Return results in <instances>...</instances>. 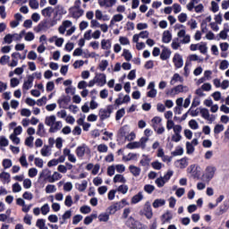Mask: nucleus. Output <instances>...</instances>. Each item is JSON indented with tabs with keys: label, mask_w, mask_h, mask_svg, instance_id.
I'll return each instance as SVG.
<instances>
[{
	"label": "nucleus",
	"mask_w": 229,
	"mask_h": 229,
	"mask_svg": "<svg viewBox=\"0 0 229 229\" xmlns=\"http://www.w3.org/2000/svg\"><path fill=\"white\" fill-rule=\"evenodd\" d=\"M228 208H229V199L225 200L223 202V205L219 207V211L216 213L217 216H223V214L228 211Z\"/></svg>",
	"instance_id": "nucleus-14"
},
{
	"label": "nucleus",
	"mask_w": 229,
	"mask_h": 229,
	"mask_svg": "<svg viewBox=\"0 0 229 229\" xmlns=\"http://www.w3.org/2000/svg\"><path fill=\"white\" fill-rule=\"evenodd\" d=\"M55 24L56 22L55 21H44L38 24V28L40 31H42L44 30H49V28H53V26H55Z\"/></svg>",
	"instance_id": "nucleus-9"
},
{
	"label": "nucleus",
	"mask_w": 229,
	"mask_h": 229,
	"mask_svg": "<svg viewBox=\"0 0 229 229\" xmlns=\"http://www.w3.org/2000/svg\"><path fill=\"white\" fill-rule=\"evenodd\" d=\"M122 206L121 203H115L112 206H110L107 209L106 212L110 215L114 214L117 210H121Z\"/></svg>",
	"instance_id": "nucleus-17"
},
{
	"label": "nucleus",
	"mask_w": 229,
	"mask_h": 229,
	"mask_svg": "<svg viewBox=\"0 0 229 229\" xmlns=\"http://www.w3.org/2000/svg\"><path fill=\"white\" fill-rule=\"evenodd\" d=\"M116 3L117 0H98L99 6H105V8H112Z\"/></svg>",
	"instance_id": "nucleus-12"
},
{
	"label": "nucleus",
	"mask_w": 229,
	"mask_h": 229,
	"mask_svg": "<svg viewBox=\"0 0 229 229\" xmlns=\"http://www.w3.org/2000/svg\"><path fill=\"white\" fill-rule=\"evenodd\" d=\"M63 153L64 157H68L69 162H72V164H76V156L71 153V149L64 148Z\"/></svg>",
	"instance_id": "nucleus-13"
},
{
	"label": "nucleus",
	"mask_w": 229,
	"mask_h": 229,
	"mask_svg": "<svg viewBox=\"0 0 229 229\" xmlns=\"http://www.w3.org/2000/svg\"><path fill=\"white\" fill-rule=\"evenodd\" d=\"M9 139L12 140L13 144H16V145L21 144V139L15 136V134H11Z\"/></svg>",
	"instance_id": "nucleus-49"
},
{
	"label": "nucleus",
	"mask_w": 229,
	"mask_h": 229,
	"mask_svg": "<svg viewBox=\"0 0 229 229\" xmlns=\"http://www.w3.org/2000/svg\"><path fill=\"white\" fill-rule=\"evenodd\" d=\"M36 226L38 229H49L47 225H46V220L39 218L37 220L36 222Z\"/></svg>",
	"instance_id": "nucleus-28"
},
{
	"label": "nucleus",
	"mask_w": 229,
	"mask_h": 229,
	"mask_svg": "<svg viewBox=\"0 0 229 229\" xmlns=\"http://www.w3.org/2000/svg\"><path fill=\"white\" fill-rule=\"evenodd\" d=\"M71 216H72V212L71 210L65 211V213L61 217L60 224L61 225L65 224V221H67V219H71Z\"/></svg>",
	"instance_id": "nucleus-25"
},
{
	"label": "nucleus",
	"mask_w": 229,
	"mask_h": 229,
	"mask_svg": "<svg viewBox=\"0 0 229 229\" xmlns=\"http://www.w3.org/2000/svg\"><path fill=\"white\" fill-rule=\"evenodd\" d=\"M224 130H225V125L216 124L214 128V133H216V135H218V133H221V131H223Z\"/></svg>",
	"instance_id": "nucleus-46"
},
{
	"label": "nucleus",
	"mask_w": 229,
	"mask_h": 229,
	"mask_svg": "<svg viewBox=\"0 0 229 229\" xmlns=\"http://www.w3.org/2000/svg\"><path fill=\"white\" fill-rule=\"evenodd\" d=\"M144 191L145 192H148V194H151L153 191H155V186L150 185V184H146L144 186Z\"/></svg>",
	"instance_id": "nucleus-58"
},
{
	"label": "nucleus",
	"mask_w": 229,
	"mask_h": 229,
	"mask_svg": "<svg viewBox=\"0 0 229 229\" xmlns=\"http://www.w3.org/2000/svg\"><path fill=\"white\" fill-rule=\"evenodd\" d=\"M178 81L182 83L183 82V78H182V76H180V74L175 73V74H174V76L172 77V79L170 81V85H174Z\"/></svg>",
	"instance_id": "nucleus-21"
},
{
	"label": "nucleus",
	"mask_w": 229,
	"mask_h": 229,
	"mask_svg": "<svg viewBox=\"0 0 229 229\" xmlns=\"http://www.w3.org/2000/svg\"><path fill=\"white\" fill-rule=\"evenodd\" d=\"M8 146V139L4 136L0 137V147L1 148H6Z\"/></svg>",
	"instance_id": "nucleus-52"
},
{
	"label": "nucleus",
	"mask_w": 229,
	"mask_h": 229,
	"mask_svg": "<svg viewBox=\"0 0 229 229\" xmlns=\"http://www.w3.org/2000/svg\"><path fill=\"white\" fill-rule=\"evenodd\" d=\"M102 49H110L112 47V42L110 40L103 39L101 41Z\"/></svg>",
	"instance_id": "nucleus-38"
},
{
	"label": "nucleus",
	"mask_w": 229,
	"mask_h": 229,
	"mask_svg": "<svg viewBox=\"0 0 229 229\" xmlns=\"http://www.w3.org/2000/svg\"><path fill=\"white\" fill-rule=\"evenodd\" d=\"M143 212L147 219H151V217H153V210L151 209V204H149V202L145 204Z\"/></svg>",
	"instance_id": "nucleus-11"
},
{
	"label": "nucleus",
	"mask_w": 229,
	"mask_h": 229,
	"mask_svg": "<svg viewBox=\"0 0 229 229\" xmlns=\"http://www.w3.org/2000/svg\"><path fill=\"white\" fill-rule=\"evenodd\" d=\"M55 12L58 15H65L67 13V10L62 4H58L55 6Z\"/></svg>",
	"instance_id": "nucleus-29"
},
{
	"label": "nucleus",
	"mask_w": 229,
	"mask_h": 229,
	"mask_svg": "<svg viewBox=\"0 0 229 229\" xmlns=\"http://www.w3.org/2000/svg\"><path fill=\"white\" fill-rule=\"evenodd\" d=\"M57 103L59 106H64V105H67L69 103V99H67V97L62 96L58 100Z\"/></svg>",
	"instance_id": "nucleus-43"
},
{
	"label": "nucleus",
	"mask_w": 229,
	"mask_h": 229,
	"mask_svg": "<svg viewBox=\"0 0 229 229\" xmlns=\"http://www.w3.org/2000/svg\"><path fill=\"white\" fill-rule=\"evenodd\" d=\"M39 176L40 178H44V180H47L49 182V180H51L52 177L51 171L43 170Z\"/></svg>",
	"instance_id": "nucleus-31"
},
{
	"label": "nucleus",
	"mask_w": 229,
	"mask_h": 229,
	"mask_svg": "<svg viewBox=\"0 0 229 229\" xmlns=\"http://www.w3.org/2000/svg\"><path fill=\"white\" fill-rule=\"evenodd\" d=\"M200 114L203 119H206V121H212V119L210 118V113L208 112V109L200 108Z\"/></svg>",
	"instance_id": "nucleus-26"
},
{
	"label": "nucleus",
	"mask_w": 229,
	"mask_h": 229,
	"mask_svg": "<svg viewBox=\"0 0 229 229\" xmlns=\"http://www.w3.org/2000/svg\"><path fill=\"white\" fill-rule=\"evenodd\" d=\"M29 6L32 8V10H38V0H30L29 1Z\"/></svg>",
	"instance_id": "nucleus-42"
},
{
	"label": "nucleus",
	"mask_w": 229,
	"mask_h": 229,
	"mask_svg": "<svg viewBox=\"0 0 229 229\" xmlns=\"http://www.w3.org/2000/svg\"><path fill=\"white\" fill-rule=\"evenodd\" d=\"M112 112H114V106L109 105L106 108L100 109L99 110V117L101 121H105V119H108L110 115L112 114Z\"/></svg>",
	"instance_id": "nucleus-5"
},
{
	"label": "nucleus",
	"mask_w": 229,
	"mask_h": 229,
	"mask_svg": "<svg viewBox=\"0 0 229 229\" xmlns=\"http://www.w3.org/2000/svg\"><path fill=\"white\" fill-rule=\"evenodd\" d=\"M22 191V187L19 182L13 184V192H21Z\"/></svg>",
	"instance_id": "nucleus-62"
},
{
	"label": "nucleus",
	"mask_w": 229,
	"mask_h": 229,
	"mask_svg": "<svg viewBox=\"0 0 229 229\" xmlns=\"http://www.w3.org/2000/svg\"><path fill=\"white\" fill-rule=\"evenodd\" d=\"M33 140H35V138L33 136L26 138L25 146H28L29 148H33Z\"/></svg>",
	"instance_id": "nucleus-45"
},
{
	"label": "nucleus",
	"mask_w": 229,
	"mask_h": 229,
	"mask_svg": "<svg viewBox=\"0 0 229 229\" xmlns=\"http://www.w3.org/2000/svg\"><path fill=\"white\" fill-rule=\"evenodd\" d=\"M180 92H183V85H178L171 90L172 94H180Z\"/></svg>",
	"instance_id": "nucleus-44"
},
{
	"label": "nucleus",
	"mask_w": 229,
	"mask_h": 229,
	"mask_svg": "<svg viewBox=\"0 0 229 229\" xmlns=\"http://www.w3.org/2000/svg\"><path fill=\"white\" fill-rule=\"evenodd\" d=\"M12 159H4L3 160V167L4 169H10L12 167Z\"/></svg>",
	"instance_id": "nucleus-48"
},
{
	"label": "nucleus",
	"mask_w": 229,
	"mask_h": 229,
	"mask_svg": "<svg viewBox=\"0 0 229 229\" xmlns=\"http://www.w3.org/2000/svg\"><path fill=\"white\" fill-rule=\"evenodd\" d=\"M113 181L114 183H126V178L122 174H115Z\"/></svg>",
	"instance_id": "nucleus-27"
},
{
	"label": "nucleus",
	"mask_w": 229,
	"mask_h": 229,
	"mask_svg": "<svg viewBox=\"0 0 229 229\" xmlns=\"http://www.w3.org/2000/svg\"><path fill=\"white\" fill-rule=\"evenodd\" d=\"M45 124L49 126V133H56V131H60L64 126L62 121H56V116L54 114L45 118Z\"/></svg>",
	"instance_id": "nucleus-1"
},
{
	"label": "nucleus",
	"mask_w": 229,
	"mask_h": 229,
	"mask_svg": "<svg viewBox=\"0 0 229 229\" xmlns=\"http://www.w3.org/2000/svg\"><path fill=\"white\" fill-rule=\"evenodd\" d=\"M125 225L131 229H140L142 226V225H140V222L135 221V219L131 216L128 218Z\"/></svg>",
	"instance_id": "nucleus-7"
},
{
	"label": "nucleus",
	"mask_w": 229,
	"mask_h": 229,
	"mask_svg": "<svg viewBox=\"0 0 229 229\" xmlns=\"http://www.w3.org/2000/svg\"><path fill=\"white\" fill-rule=\"evenodd\" d=\"M20 83L21 81L17 78H12L10 81V85L13 89H15Z\"/></svg>",
	"instance_id": "nucleus-55"
},
{
	"label": "nucleus",
	"mask_w": 229,
	"mask_h": 229,
	"mask_svg": "<svg viewBox=\"0 0 229 229\" xmlns=\"http://www.w3.org/2000/svg\"><path fill=\"white\" fill-rule=\"evenodd\" d=\"M37 174H38V170H37V168L29 169L28 175L30 176V178H35Z\"/></svg>",
	"instance_id": "nucleus-51"
},
{
	"label": "nucleus",
	"mask_w": 229,
	"mask_h": 229,
	"mask_svg": "<svg viewBox=\"0 0 229 229\" xmlns=\"http://www.w3.org/2000/svg\"><path fill=\"white\" fill-rule=\"evenodd\" d=\"M173 62L177 69L183 67V59L182 58V55H180V54L174 55Z\"/></svg>",
	"instance_id": "nucleus-10"
},
{
	"label": "nucleus",
	"mask_w": 229,
	"mask_h": 229,
	"mask_svg": "<svg viewBox=\"0 0 229 229\" xmlns=\"http://www.w3.org/2000/svg\"><path fill=\"white\" fill-rule=\"evenodd\" d=\"M186 152L188 155H192L194 153V146L191 142H186Z\"/></svg>",
	"instance_id": "nucleus-41"
},
{
	"label": "nucleus",
	"mask_w": 229,
	"mask_h": 229,
	"mask_svg": "<svg viewBox=\"0 0 229 229\" xmlns=\"http://www.w3.org/2000/svg\"><path fill=\"white\" fill-rule=\"evenodd\" d=\"M23 187H24V189H31V180L30 179H23Z\"/></svg>",
	"instance_id": "nucleus-64"
},
{
	"label": "nucleus",
	"mask_w": 229,
	"mask_h": 229,
	"mask_svg": "<svg viewBox=\"0 0 229 229\" xmlns=\"http://www.w3.org/2000/svg\"><path fill=\"white\" fill-rule=\"evenodd\" d=\"M144 199V196L142 195V192H139L138 194L134 195L131 199V203H139V201H142Z\"/></svg>",
	"instance_id": "nucleus-33"
},
{
	"label": "nucleus",
	"mask_w": 229,
	"mask_h": 229,
	"mask_svg": "<svg viewBox=\"0 0 229 229\" xmlns=\"http://www.w3.org/2000/svg\"><path fill=\"white\" fill-rule=\"evenodd\" d=\"M41 214L43 216H47V214H49V205L48 204H44L41 207Z\"/></svg>",
	"instance_id": "nucleus-54"
},
{
	"label": "nucleus",
	"mask_w": 229,
	"mask_h": 229,
	"mask_svg": "<svg viewBox=\"0 0 229 229\" xmlns=\"http://www.w3.org/2000/svg\"><path fill=\"white\" fill-rule=\"evenodd\" d=\"M166 182L164 180V177L160 176L156 180V184L157 187L162 188L164 185H165Z\"/></svg>",
	"instance_id": "nucleus-47"
},
{
	"label": "nucleus",
	"mask_w": 229,
	"mask_h": 229,
	"mask_svg": "<svg viewBox=\"0 0 229 229\" xmlns=\"http://www.w3.org/2000/svg\"><path fill=\"white\" fill-rule=\"evenodd\" d=\"M26 33V30H21L20 34H12L13 40H21Z\"/></svg>",
	"instance_id": "nucleus-39"
},
{
	"label": "nucleus",
	"mask_w": 229,
	"mask_h": 229,
	"mask_svg": "<svg viewBox=\"0 0 229 229\" xmlns=\"http://www.w3.org/2000/svg\"><path fill=\"white\" fill-rule=\"evenodd\" d=\"M124 114H126V111L124 110V108L119 109L116 112L115 120L116 121H121V119H123V117H124Z\"/></svg>",
	"instance_id": "nucleus-37"
},
{
	"label": "nucleus",
	"mask_w": 229,
	"mask_h": 229,
	"mask_svg": "<svg viewBox=\"0 0 229 229\" xmlns=\"http://www.w3.org/2000/svg\"><path fill=\"white\" fill-rule=\"evenodd\" d=\"M163 50L160 55L161 60H167L171 56V50H169L167 47L162 46Z\"/></svg>",
	"instance_id": "nucleus-16"
},
{
	"label": "nucleus",
	"mask_w": 229,
	"mask_h": 229,
	"mask_svg": "<svg viewBox=\"0 0 229 229\" xmlns=\"http://www.w3.org/2000/svg\"><path fill=\"white\" fill-rule=\"evenodd\" d=\"M58 31L61 35H64L66 31V37H71L76 31V27L72 25V21L65 20L59 26Z\"/></svg>",
	"instance_id": "nucleus-2"
},
{
	"label": "nucleus",
	"mask_w": 229,
	"mask_h": 229,
	"mask_svg": "<svg viewBox=\"0 0 229 229\" xmlns=\"http://www.w3.org/2000/svg\"><path fill=\"white\" fill-rule=\"evenodd\" d=\"M20 164L22 165V167H28V161L26 160V155H22L20 157Z\"/></svg>",
	"instance_id": "nucleus-60"
},
{
	"label": "nucleus",
	"mask_w": 229,
	"mask_h": 229,
	"mask_svg": "<svg viewBox=\"0 0 229 229\" xmlns=\"http://www.w3.org/2000/svg\"><path fill=\"white\" fill-rule=\"evenodd\" d=\"M173 39V35L171 34V32L169 30H165L163 33V38L162 40L165 44H169V42H171V40Z\"/></svg>",
	"instance_id": "nucleus-19"
},
{
	"label": "nucleus",
	"mask_w": 229,
	"mask_h": 229,
	"mask_svg": "<svg viewBox=\"0 0 229 229\" xmlns=\"http://www.w3.org/2000/svg\"><path fill=\"white\" fill-rule=\"evenodd\" d=\"M149 140L148 138H141L140 141H134L127 144L128 149H135L141 148V149H146V143Z\"/></svg>",
	"instance_id": "nucleus-4"
},
{
	"label": "nucleus",
	"mask_w": 229,
	"mask_h": 229,
	"mask_svg": "<svg viewBox=\"0 0 229 229\" xmlns=\"http://www.w3.org/2000/svg\"><path fill=\"white\" fill-rule=\"evenodd\" d=\"M214 174H216V167L208 166L206 169V178L208 180H212V178H214Z\"/></svg>",
	"instance_id": "nucleus-15"
},
{
	"label": "nucleus",
	"mask_w": 229,
	"mask_h": 229,
	"mask_svg": "<svg viewBox=\"0 0 229 229\" xmlns=\"http://www.w3.org/2000/svg\"><path fill=\"white\" fill-rule=\"evenodd\" d=\"M151 165L153 169H156L157 171H160V169H162V163L158 161L152 162Z\"/></svg>",
	"instance_id": "nucleus-59"
},
{
	"label": "nucleus",
	"mask_w": 229,
	"mask_h": 229,
	"mask_svg": "<svg viewBox=\"0 0 229 229\" xmlns=\"http://www.w3.org/2000/svg\"><path fill=\"white\" fill-rule=\"evenodd\" d=\"M64 205L66 207H72V197L71 195L66 196Z\"/></svg>",
	"instance_id": "nucleus-56"
},
{
	"label": "nucleus",
	"mask_w": 229,
	"mask_h": 229,
	"mask_svg": "<svg viewBox=\"0 0 229 229\" xmlns=\"http://www.w3.org/2000/svg\"><path fill=\"white\" fill-rule=\"evenodd\" d=\"M21 115H22V117H30L31 116V111L28 108H23L21 111Z\"/></svg>",
	"instance_id": "nucleus-53"
},
{
	"label": "nucleus",
	"mask_w": 229,
	"mask_h": 229,
	"mask_svg": "<svg viewBox=\"0 0 229 229\" xmlns=\"http://www.w3.org/2000/svg\"><path fill=\"white\" fill-rule=\"evenodd\" d=\"M70 14L73 17V19H80L81 15H83L84 11L81 10L78 5H74L69 9Z\"/></svg>",
	"instance_id": "nucleus-6"
},
{
	"label": "nucleus",
	"mask_w": 229,
	"mask_h": 229,
	"mask_svg": "<svg viewBox=\"0 0 229 229\" xmlns=\"http://www.w3.org/2000/svg\"><path fill=\"white\" fill-rule=\"evenodd\" d=\"M85 151H87L85 145L78 147L76 149L77 157H85Z\"/></svg>",
	"instance_id": "nucleus-30"
},
{
	"label": "nucleus",
	"mask_w": 229,
	"mask_h": 229,
	"mask_svg": "<svg viewBox=\"0 0 229 229\" xmlns=\"http://www.w3.org/2000/svg\"><path fill=\"white\" fill-rule=\"evenodd\" d=\"M40 153H41L42 157H51V148H49V146L45 145L41 148Z\"/></svg>",
	"instance_id": "nucleus-23"
},
{
	"label": "nucleus",
	"mask_w": 229,
	"mask_h": 229,
	"mask_svg": "<svg viewBox=\"0 0 229 229\" xmlns=\"http://www.w3.org/2000/svg\"><path fill=\"white\" fill-rule=\"evenodd\" d=\"M11 175L8 172H2L0 174V180L3 183H9L11 182Z\"/></svg>",
	"instance_id": "nucleus-18"
},
{
	"label": "nucleus",
	"mask_w": 229,
	"mask_h": 229,
	"mask_svg": "<svg viewBox=\"0 0 229 229\" xmlns=\"http://www.w3.org/2000/svg\"><path fill=\"white\" fill-rule=\"evenodd\" d=\"M31 219H33V216L26 214L23 217V222L25 223V225H29V226H31Z\"/></svg>",
	"instance_id": "nucleus-50"
},
{
	"label": "nucleus",
	"mask_w": 229,
	"mask_h": 229,
	"mask_svg": "<svg viewBox=\"0 0 229 229\" xmlns=\"http://www.w3.org/2000/svg\"><path fill=\"white\" fill-rule=\"evenodd\" d=\"M98 84V87H103V85L106 84V75L105 73H98L95 76V78L89 81V87H94V85Z\"/></svg>",
	"instance_id": "nucleus-3"
},
{
	"label": "nucleus",
	"mask_w": 229,
	"mask_h": 229,
	"mask_svg": "<svg viewBox=\"0 0 229 229\" xmlns=\"http://www.w3.org/2000/svg\"><path fill=\"white\" fill-rule=\"evenodd\" d=\"M23 36H25L24 39L26 40V42H31L35 40V34L33 32H25Z\"/></svg>",
	"instance_id": "nucleus-35"
},
{
	"label": "nucleus",
	"mask_w": 229,
	"mask_h": 229,
	"mask_svg": "<svg viewBox=\"0 0 229 229\" xmlns=\"http://www.w3.org/2000/svg\"><path fill=\"white\" fill-rule=\"evenodd\" d=\"M55 90V82L48 81L47 83V92H53Z\"/></svg>",
	"instance_id": "nucleus-61"
},
{
	"label": "nucleus",
	"mask_w": 229,
	"mask_h": 229,
	"mask_svg": "<svg viewBox=\"0 0 229 229\" xmlns=\"http://www.w3.org/2000/svg\"><path fill=\"white\" fill-rule=\"evenodd\" d=\"M122 56L125 58L126 62H130V60L132 58L131 53L128 49H123Z\"/></svg>",
	"instance_id": "nucleus-40"
},
{
	"label": "nucleus",
	"mask_w": 229,
	"mask_h": 229,
	"mask_svg": "<svg viewBox=\"0 0 229 229\" xmlns=\"http://www.w3.org/2000/svg\"><path fill=\"white\" fill-rule=\"evenodd\" d=\"M58 180H62V174L55 172L49 179V183H55V182H58Z\"/></svg>",
	"instance_id": "nucleus-22"
},
{
	"label": "nucleus",
	"mask_w": 229,
	"mask_h": 229,
	"mask_svg": "<svg viewBox=\"0 0 229 229\" xmlns=\"http://www.w3.org/2000/svg\"><path fill=\"white\" fill-rule=\"evenodd\" d=\"M98 219H99V221H101L103 223H106L108 221V219H110V215L106 211V213L100 214L98 216Z\"/></svg>",
	"instance_id": "nucleus-34"
},
{
	"label": "nucleus",
	"mask_w": 229,
	"mask_h": 229,
	"mask_svg": "<svg viewBox=\"0 0 229 229\" xmlns=\"http://www.w3.org/2000/svg\"><path fill=\"white\" fill-rule=\"evenodd\" d=\"M47 194H53V192H56V186L55 184H48L45 189Z\"/></svg>",
	"instance_id": "nucleus-36"
},
{
	"label": "nucleus",
	"mask_w": 229,
	"mask_h": 229,
	"mask_svg": "<svg viewBox=\"0 0 229 229\" xmlns=\"http://www.w3.org/2000/svg\"><path fill=\"white\" fill-rule=\"evenodd\" d=\"M8 62H10V57L8 55H3L0 58L1 65H6Z\"/></svg>",
	"instance_id": "nucleus-63"
},
{
	"label": "nucleus",
	"mask_w": 229,
	"mask_h": 229,
	"mask_svg": "<svg viewBox=\"0 0 229 229\" xmlns=\"http://www.w3.org/2000/svg\"><path fill=\"white\" fill-rule=\"evenodd\" d=\"M129 169L131 174H133V176H139L140 174V168L135 165H130Z\"/></svg>",
	"instance_id": "nucleus-32"
},
{
	"label": "nucleus",
	"mask_w": 229,
	"mask_h": 229,
	"mask_svg": "<svg viewBox=\"0 0 229 229\" xmlns=\"http://www.w3.org/2000/svg\"><path fill=\"white\" fill-rule=\"evenodd\" d=\"M165 205V199H157L154 200L152 206L154 208H158L159 207H164Z\"/></svg>",
	"instance_id": "nucleus-24"
},
{
	"label": "nucleus",
	"mask_w": 229,
	"mask_h": 229,
	"mask_svg": "<svg viewBox=\"0 0 229 229\" xmlns=\"http://www.w3.org/2000/svg\"><path fill=\"white\" fill-rule=\"evenodd\" d=\"M117 191L122 194H126L128 192V185L122 184L118 187Z\"/></svg>",
	"instance_id": "nucleus-57"
},
{
	"label": "nucleus",
	"mask_w": 229,
	"mask_h": 229,
	"mask_svg": "<svg viewBox=\"0 0 229 229\" xmlns=\"http://www.w3.org/2000/svg\"><path fill=\"white\" fill-rule=\"evenodd\" d=\"M54 12L55 9L51 6H48L41 11V14L43 15V17H51Z\"/></svg>",
	"instance_id": "nucleus-20"
},
{
	"label": "nucleus",
	"mask_w": 229,
	"mask_h": 229,
	"mask_svg": "<svg viewBox=\"0 0 229 229\" xmlns=\"http://www.w3.org/2000/svg\"><path fill=\"white\" fill-rule=\"evenodd\" d=\"M33 76L30 75L26 81H24L23 85H22V91L24 94L33 87Z\"/></svg>",
	"instance_id": "nucleus-8"
}]
</instances>
